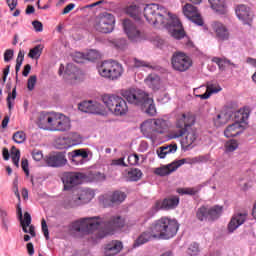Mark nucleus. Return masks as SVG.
<instances>
[{
  "instance_id": "obj_1",
  "label": "nucleus",
  "mask_w": 256,
  "mask_h": 256,
  "mask_svg": "<svg viewBox=\"0 0 256 256\" xmlns=\"http://www.w3.org/2000/svg\"><path fill=\"white\" fill-rule=\"evenodd\" d=\"M125 227V218L121 216H112L105 222L99 216L85 217L71 223L70 231L81 233L82 235H92V243H99L107 235H113Z\"/></svg>"
},
{
  "instance_id": "obj_2",
  "label": "nucleus",
  "mask_w": 256,
  "mask_h": 256,
  "mask_svg": "<svg viewBox=\"0 0 256 256\" xmlns=\"http://www.w3.org/2000/svg\"><path fill=\"white\" fill-rule=\"evenodd\" d=\"M143 15L149 25H162L174 39H183L185 30L177 16L167 11L159 4H148L143 9Z\"/></svg>"
},
{
  "instance_id": "obj_3",
  "label": "nucleus",
  "mask_w": 256,
  "mask_h": 256,
  "mask_svg": "<svg viewBox=\"0 0 256 256\" xmlns=\"http://www.w3.org/2000/svg\"><path fill=\"white\" fill-rule=\"evenodd\" d=\"M196 121L197 118L191 112L183 113L176 121V128L178 130L173 133V138L179 139V137L186 135L181 140V147L184 151H191L196 145L195 143L199 137L197 129L194 128Z\"/></svg>"
},
{
  "instance_id": "obj_4",
  "label": "nucleus",
  "mask_w": 256,
  "mask_h": 256,
  "mask_svg": "<svg viewBox=\"0 0 256 256\" xmlns=\"http://www.w3.org/2000/svg\"><path fill=\"white\" fill-rule=\"evenodd\" d=\"M169 218L162 217L155 222L144 232H142L137 239L134 241L133 248L137 249V247H141L145 245V243H149V241H153L155 239L163 238L165 233V229L167 228V221Z\"/></svg>"
},
{
  "instance_id": "obj_5",
  "label": "nucleus",
  "mask_w": 256,
  "mask_h": 256,
  "mask_svg": "<svg viewBox=\"0 0 256 256\" xmlns=\"http://www.w3.org/2000/svg\"><path fill=\"white\" fill-rule=\"evenodd\" d=\"M102 102L116 117H123L129 112L127 101L118 95L104 94Z\"/></svg>"
},
{
  "instance_id": "obj_6",
  "label": "nucleus",
  "mask_w": 256,
  "mask_h": 256,
  "mask_svg": "<svg viewBox=\"0 0 256 256\" xmlns=\"http://www.w3.org/2000/svg\"><path fill=\"white\" fill-rule=\"evenodd\" d=\"M98 73L105 79L117 81L123 75V66L117 61L106 60L98 67Z\"/></svg>"
},
{
  "instance_id": "obj_7",
  "label": "nucleus",
  "mask_w": 256,
  "mask_h": 256,
  "mask_svg": "<svg viewBox=\"0 0 256 256\" xmlns=\"http://www.w3.org/2000/svg\"><path fill=\"white\" fill-rule=\"evenodd\" d=\"M116 19L113 14L109 12H102L94 19V30L98 33H113L115 31Z\"/></svg>"
},
{
  "instance_id": "obj_8",
  "label": "nucleus",
  "mask_w": 256,
  "mask_h": 256,
  "mask_svg": "<svg viewBox=\"0 0 256 256\" xmlns=\"http://www.w3.org/2000/svg\"><path fill=\"white\" fill-rule=\"evenodd\" d=\"M223 215V206H201L196 212L198 221H216Z\"/></svg>"
},
{
  "instance_id": "obj_9",
  "label": "nucleus",
  "mask_w": 256,
  "mask_h": 256,
  "mask_svg": "<svg viewBox=\"0 0 256 256\" xmlns=\"http://www.w3.org/2000/svg\"><path fill=\"white\" fill-rule=\"evenodd\" d=\"M171 64L174 71L185 73V71H189V69H191L193 60L183 52H175L171 58Z\"/></svg>"
},
{
  "instance_id": "obj_10",
  "label": "nucleus",
  "mask_w": 256,
  "mask_h": 256,
  "mask_svg": "<svg viewBox=\"0 0 256 256\" xmlns=\"http://www.w3.org/2000/svg\"><path fill=\"white\" fill-rule=\"evenodd\" d=\"M122 96L130 105H135L136 107H141L146 99L149 97V94L147 92L137 89V88H130L128 90H125L122 93Z\"/></svg>"
},
{
  "instance_id": "obj_11",
  "label": "nucleus",
  "mask_w": 256,
  "mask_h": 256,
  "mask_svg": "<svg viewBox=\"0 0 256 256\" xmlns=\"http://www.w3.org/2000/svg\"><path fill=\"white\" fill-rule=\"evenodd\" d=\"M95 198V192L91 189H84L79 195H73L65 200V207H79L85 203H90Z\"/></svg>"
},
{
  "instance_id": "obj_12",
  "label": "nucleus",
  "mask_w": 256,
  "mask_h": 256,
  "mask_svg": "<svg viewBox=\"0 0 256 256\" xmlns=\"http://www.w3.org/2000/svg\"><path fill=\"white\" fill-rule=\"evenodd\" d=\"M87 179V175L81 172H65L62 175V182L64 185V191H71L73 187L81 185Z\"/></svg>"
},
{
  "instance_id": "obj_13",
  "label": "nucleus",
  "mask_w": 256,
  "mask_h": 256,
  "mask_svg": "<svg viewBox=\"0 0 256 256\" xmlns=\"http://www.w3.org/2000/svg\"><path fill=\"white\" fill-rule=\"evenodd\" d=\"M127 199V194L123 191L116 190L114 192H108L99 196V202L103 207H113L115 205H121L123 201Z\"/></svg>"
},
{
  "instance_id": "obj_14",
  "label": "nucleus",
  "mask_w": 256,
  "mask_h": 256,
  "mask_svg": "<svg viewBox=\"0 0 256 256\" xmlns=\"http://www.w3.org/2000/svg\"><path fill=\"white\" fill-rule=\"evenodd\" d=\"M179 201L181 199L177 195H171L163 200H157L152 207L153 213H157L158 211H173V209H177L179 207Z\"/></svg>"
},
{
  "instance_id": "obj_15",
  "label": "nucleus",
  "mask_w": 256,
  "mask_h": 256,
  "mask_svg": "<svg viewBox=\"0 0 256 256\" xmlns=\"http://www.w3.org/2000/svg\"><path fill=\"white\" fill-rule=\"evenodd\" d=\"M122 25L123 30L130 41L133 43H139V41H143V33L141 30H139V28H137V25H135L133 21L125 19Z\"/></svg>"
},
{
  "instance_id": "obj_16",
  "label": "nucleus",
  "mask_w": 256,
  "mask_h": 256,
  "mask_svg": "<svg viewBox=\"0 0 256 256\" xmlns=\"http://www.w3.org/2000/svg\"><path fill=\"white\" fill-rule=\"evenodd\" d=\"M47 167H52L53 169H59L67 165V157L64 152H54L47 155L44 158Z\"/></svg>"
},
{
  "instance_id": "obj_17",
  "label": "nucleus",
  "mask_w": 256,
  "mask_h": 256,
  "mask_svg": "<svg viewBox=\"0 0 256 256\" xmlns=\"http://www.w3.org/2000/svg\"><path fill=\"white\" fill-rule=\"evenodd\" d=\"M212 31L215 33V38L220 43L223 41H229L231 39V32H229V28L227 25L223 24L222 22L215 21L211 25Z\"/></svg>"
},
{
  "instance_id": "obj_18",
  "label": "nucleus",
  "mask_w": 256,
  "mask_h": 256,
  "mask_svg": "<svg viewBox=\"0 0 256 256\" xmlns=\"http://www.w3.org/2000/svg\"><path fill=\"white\" fill-rule=\"evenodd\" d=\"M57 112H41L38 116L37 125L44 131H51Z\"/></svg>"
},
{
  "instance_id": "obj_19",
  "label": "nucleus",
  "mask_w": 256,
  "mask_h": 256,
  "mask_svg": "<svg viewBox=\"0 0 256 256\" xmlns=\"http://www.w3.org/2000/svg\"><path fill=\"white\" fill-rule=\"evenodd\" d=\"M183 14L185 15V17H187V19H189V21L195 23V25L203 27V18H201L199 10L193 4H186L183 7Z\"/></svg>"
},
{
  "instance_id": "obj_20",
  "label": "nucleus",
  "mask_w": 256,
  "mask_h": 256,
  "mask_svg": "<svg viewBox=\"0 0 256 256\" xmlns=\"http://www.w3.org/2000/svg\"><path fill=\"white\" fill-rule=\"evenodd\" d=\"M79 111L82 113H89L91 115H101L103 113V105L97 101H84L78 106Z\"/></svg>"
},
{
  "instance_id": "obj_21",
  "label": "nucleus",
  "mask_w": 256,
  "mask_h": 256,
  "mask_svg": "<svg viewBox=\"0 0 256 256\" xmlns=\"http://www.w3.org/2000/svg\"><path fill=\"white\" fill-rule=\"evenodd\" d=\"M70 129H71V120H69V117L61 113H56L51 131L65 132V131H69Z\"/></svg>"
},
{
  "instance_id": "obj_22",
  "label": "nucleus",
  "mask_w": 256,
  "mask_h": 256,
  "mask_svg": "<svg viewBox=\"0 0 256 256\" xmlns=\"http://www.w3.org/2000/svg\"><path fill=\"white\" fill-rule=\"evenodd\" d=\"M68 157L74 165H85L89 161V152L86 149H77L69 152Z\"/></svg>"
},
{
  "instance_id": "obj_23",
  "label": "nucleus",
  "mask_w": 256,
  "mask_h": 256,
  "mask_svg": "<svg viewBox=\"0 0 256 256\" xmlns=\"http://www.w3.org/2000/svg\"><path fill=\"white\" fill-rule=\"evenodd\" d=\"M101 57V54L97 50H89L86 54L81 52H76L73 57L75 63H85L86 61H97Z\"/></svg>"
},
{
  "instance_id": "obj_24",
  "label": "nucleus",
  "mask_w": 256,
  "mask_h": 256,
  "mask_svg": "<svg viewBox=\"0 0 256 256\" xmlns=\"http://www.w3.org/2000/svg\"><path fill=\"white\" fill-rule=\"evenodd\" d=\"M16 213H17V217L20 221L22 231L24 233H29V229H27V227H29V225H31V214H29V212H25L24 219H23V208H21V203L17 204Z\"/></svg>"
},
{
  "instance_id": "obj_25",
  "label": "nucleus",
  "mask_w": 256,
  "mask_h": 256,
  "mask_svg": "<svg viewBox=\"0 0 256 256\" xmlns=\"http://www.w3.org/2000/svg\"><path fill=\"white\" fill-rule=\"evenodd\" d=\"M177 231H179V222L175 219L168 218L162 239H172V237L177 235Z\"/></svg>"
},
{
  "instance_id": "obj_26",
  "label": "nucleus",
  "mask_w": 256,
  "mask_h": 256,
  "mask_svg": "<svg viewBox=\"0 0 256 256\" xmlns=\"http://www.w3.org/2000/svg\"><path fill=\"white\" fill-rule=\"evenodd\" d=\"M236 15L238 19L244 23V25H251L253 19L251 18V11L246 5H238L236 7Z\"/></svg>"
},
{
  "instance_id": "obj_27",
  "label": "nucleus",
  "mask_w": 256,
  "mask_h": 256,
  "mask_svg": "<svg viewBox=\"0 0 256 256\" xmlns=\"http://www.w3.org/2000/svg\"><path fill=\"white\" fill-rule=\"evenodd\" d=\"M247 221V213H236L231 218L229 224H228V231L230 233H233L236 229H239L243 223Z\"/></svg>"
},
{
  "instance_id": "obj_28",
  "label": "nucleus",
  "mask_w": 256,
  "mask_h": 256,
  "mask_svg": "<svg viewBox=\"0 0 256 256\" xmlns=\"http://www.w3.org/2000/svg\"><path fill=\"white\" fill-rule=\"evenodd\" d=\"M211 9L215 11L218 15H226L227 13V3L225 0H208Z\"/></svg>"
},
{
  "instance_id": "obj_29",
  "label": "nucleus",
  "mask_w": 256,
  "mask_h": 256,
  "mask_svg": "<svg viewBox=\"0 0 256 256\" xmlns=\"http://www.w3.org/2000/svg\"><path fill=\"white\" fill-rule=\"evenodd\" d=\"M0 223L2 231L8 233L9 227H11V217L9 216V211L3 207H0Z\"/></svg>"
},
{
  "instance_id": "obj_30",
  "label": "nucleus",
  "mask_w": 256,
  "mask_h": 256,
  "mask_svg": "<svg viewBox=\"0 0 256 256\" xmlns=\"http://www.w3.org/2000/svg\"><path fill=\"white\" fill-rule=\"evenodd\" d=\"M140 109L142 111H145L147 115L150 117H155L157 115V108L155 107V102L153 101V98L147 97L146 101L140 106Z\"/></svg>"
},
{
  "instance_id": "obj_31",
  "label": "nucleus",
  "mask_w": 256,
  "mask_h": 256,
  "mask_svg": "<svg viewBox=\"0 0 256 256\" xmlns=\"http://www.w3.org/2000/svg\"><path fill=\"white\" fill-rule=\"evenodd\" d=\"M241 133H243L241 125L238 122H234L224 130V137L229 139L231 137H237L238 135H241Z\"/></svg>"
},
{
  "instance_id": "obj_32",
  "label": "nucleus",
  "mask_w": 256,
  "mask_h": 256,
  "mask_svg": "<svg viewBox=\"0 0 256 256\" xmlns=\"http://www.w3.org/2000/svg\"><path fill=\"white\" fill-rule=\"evenodd\" d=\"M249 108L244 107V108H240L238 111L233 112V117H234V121L235 123H239L241 125V123H247V120L249 119Z\"/></svg>"
},
{
  "instance_id": "obj_33",
  "label": "nucleus",
  "mask_w": 256,
  "mask_h": 256,
  "mask_svg": "<svg viewBox=\"0 0 256 256\" xmlns=\"http://www.w3.org/2000/svg\"><path fill=\"white\" fill-rule=\"evenodd\" d=\"M140 129L145 137H151L153 133H156L154 119H149L143 122Z\"/></svg>"
},
{
  "instance_id": "obj_34",
  "label": "nucleus",
  "mask_w": 256,
  "mask_h": 256,
  "mask_svg": "<svg viewBox=\"0 0 256 256\" xmlns=\"http://www.w3.org/2000/svg\"><path fill=\"white\" fill-rule=\"evenodd\" d=\"M176 169L177 166L175 165V162H172L170 164L156 168L155 174L159 175L160 177H167V175H171V173H174Z\"/></svg>"
},
{
  "instance_id": "obj_35",
  "label": "nucleus",
  "mask_w": 256,
  "mask_h": 256,
  "mask_svg": "<svg viewBox=\"0 0 256 256\" xmlns=\"http://www.w3.org/2000/svg\"><path fill=\"white\" fill-rule=\"evenodd\" d=\"M171 153H177V144L161 146L157 150V155L159 159H165V157H167V155H171Z\"/></svg>"
},
{
  "instance_id": "obj_36",
  "label": "nucleus",
  "mask_w": 256,
  "mask_h": 256,
  "mask_svg": "<svg viewBox=\"0 0 256 256\" xmlns=\"http://www.w3.org/2000/svg\"><path fill=\"white\" fill-rule=\"evenodd\" d=\"M212 62L216 63V65H218L220 71H225V69H227V66L231 65L233 67V69H237V64L231 62V60L223 57H214L212 58Z\"/></svg>"
},
{
  "instance_id": "obj_37",
  "label": "nucleus",
  "mask_w": 256,
  "mask_h": 256,
  "mask_svg": "<svg viewBox=\"0 0 256 256\" xmlns=\"http://www.w3.org/2000/svg\"><path fill=\"white\" fill-rule=\"evenodd\" d=\"M144 83H146L150 89H159L161 85V78L157 74H150L145 78Z\"/></svg>"
},
{
  "instance_id": "obj_38",
  "label": "nucleus",
  "mask_w": 256,
  "mask_h": 256,
  "mask_svg": "<svg viewBox=\"0 0 256 256\" xmlns=\"http://www.w3.org/2000/svg\"><path fill=\"white\" fill-rule=\"evenodd\" d=\"M204 157L201 156L199 158L194 157V158H183L180 160H175V166L177 167H181L182 165H195V163H199V161H203Z\"/></svg>"
},
{
  "instance_id": "obj_39",
  "label": "nucleus",
  "mask_w": 256,
  "mask_h": 256,
  "mask_svg": "<svg viewBox=\"0 0 256 256\" xmlns=\"http://www.w3.org/2000/svg\"><path fill=\"white\" fill-rule=\"evenodd\" d=\"M127 15L132 17V19H135V21H140L141 20V8L137 5H130L126 9Z\"/></svg>"
},
{
  "instance_id": "obj_40",
  "label": "nucleus",
  "mask_w": 256,
  "mask_h": 256,
  "mask_svg": "<svg viewBox=\"0 0 256 256\" xmlns=\"http://www.w3.org/2000/svg\"><path fill=\"white\" fill-rule=\"evenodd\" d=\"M199 191H201V186H196V187H192V188H178L177 189V193L179 195H197V193H199Z\"/></svg>"
},
{
  "instance_id": "obj_41",
  "label": "nucleus",
  "mask_w": 256,
  "mask_h": 256,
  "mask_svg": "<svg viewBox=\"0 0 256 256\" xmlns=\"http://www.w3.org/2000/svg\"><path fill=\"white\" fill-rule=\"evenodd\" d=\"M44 46L42 44L36 45L34 48L30 49L28 57L30 59H39L43 53Z\"/></svg>"
},
{
  "instance_id": "obj_42",
  "label": "nucleus",
  "mask_w": 256,
  "mask_h": 256,
  "mask_svg": "<svg viewBox=\"0 0 256 256\" xmlns=\"http://www.w3.org/2000/svg\"><path fill=\"white\" fill-rule=\"evenodd\" d=\"M154 128L156 133H165L167 122L163 118L154 119Z\"/></svg>"
},
{
  "instance_id": "obj_43",
  "label": "nucleus",
  "mask_w": 256,
  "mask_h": 256,
  "mask_svg": "<svg viewBox=\"0 0 256 256\" xmlns=\"http://www.w3.org/2000/svg\"><path fill=\"white\" fill-rule=\"evenodd\" d=\"M23 61H25V54L23 53V51L20 50L16 59V66H15L16 81L19 80V71H21V65H23Z\"/></svg>"
},
{
  "instance_id": "obj_44",
  "label": "nucleus",
  "mask_w": 256,
  "mask_h": 256,
  "mask_svg": "<svg viewBox=\"0 0 256 256\" xmlns=\"http://www.w3.org/2000/svg\"><path fill=\"white\" fill-rule=\"evenodd\" d=\"M65 74L69 76L73 75L71 78L77 79V75H79V68H77V66H75L73 63H68L66 66Z\"/></svg>"
},
{
  "instance_id": "obj_45",
  "label": "nucleus",
  "mask_w": 256,
  "mask_h": 256,
  "mask_svg": "<svg viewBox=\"0 0 256 256\" xmlns=\"http://www.w3.org/2000/svg\"><path fill=\"white\" fill-rule=\"evenodd\" d=\"M224 147L226 153H233V151H237V149L239 148V143L237 142V140L232 139L227 141Z\"/></svg>"
},
{
  "instance_id": "obj_46",
  "label": "nucleus",
  "mask_w": 256,
  "mask_h": 256,
  "mask_svg": "<svg viewBox=\"0 0 256 256\" xmlns=\"http://www.w3.org/2000/svg\"><path fill=\"white\" fill-rule=\"evenodd\" d=\"M11 159L15 167H19V161L21 159V151H19V149H17L15 146H12Z\"/></svg>"
},
{
  "instance_id": "obj_47",
  "label": "nucleus",
  "mask_w": 256,
  "mask_h": 256,
  "mask_svg": "<svg viewBox=\"0 0 256 256\" xmlns=\"http://www.w3.org/2000/svg\"><path fill=\"white\" fill-rule=\"evenodd\" d=\"M143 176V172L138 168H134L128 172V179L129 181H139Z\"/></svg>"
},
{
  "instance_id": "obj_48",
  "label": "nucleus",
  "mask_w": 256,
  "mask_h": 256,
  "mask_svg": "<svg viewBox=\"0 0 256 256\" xmlns=\"http://www.w3.org/2000/svg\"><path fill=\"white\" fill-rule=\"evenodd\" d=\"M229 117H231V115H227V114H218L216 116V118H214V125L216 127H221V125H225V123H227V121L229 120Z\"/></svg>"
},
{
  "instance_id": "obj_49",
  "label": "nucleus",
  "mask_w": 256,
  "mask_h": 256,
  "mask_svg": "<svg viewBox=\"0 0 256 256\" xmlns=\"http://www.w3.org/2000/svg\"><path fill=\"white\" fill-rule=\"evenodd\" d=\"M12 139L18 145H21V143H25V141H27V136L25 135V132L17 131L16 133L13 134Z\"/></svg>"
},
{
  "instance_id": "obj_50",
  "label": "nucleus",
  "mask_w": 256,
  "mask_h": 256,
  "mask_svg": "<svg viewBox=\"0 0 256 256\" xmlns=\"http://www.w3.org/2000/svg\"><path fill=\"white\" fill-rule=\"evenodd\" d=\"M134 66L139 69L141 67H146V69H156L155 66L151 65V63H148L143 60H139L137 58L134 59Z\"/></svg>"
},
{
  "instance_id": "obj_51",
  "label": "nucleus",
  "mask_w": 256,
  "mask_h": 256,
  "mask_svg": "<svg viewBox=\"0 0 256 256\" xmlns=\"http://www.w3.org/2000/svg\"><path fill=\"white\" fill-rule=\"evenodd\" d=\"M13 193L18 199V203L21 204V194H19V177L16 176L13 180V187H12Z\"/></svg>"
},
{
  "instance_id": "obj_52",
  "label": "nucleus",
  "mask_w": 256,
  "mask_h": 256,
  "mask_svg": "<svg viewBox=\"0 0 256 256\" xmlns=\"http://www.w3.org/2000/svg\"><path fill=\"white\" fill-rule=\"evenodd\" d=\"M199 245L197 243H192L190 244V246L188 247L187 253L190 256H197L199 255Z\"/></svg>"
},
{
  "instance_id": "obj_53",
  "label": "nucleus",
  "mask_w": 256,
  "mask_h": 256,
  "mask_svg": "<svg viewBox=\"0 0 256 256\" xmlns=\"http://www.w3.org/2000/svg\"><path fill=\"white\" fill-rule=\"evenodd\" d=\"M13 57H15V51L13 49H7L4 52V63H9L13 61Z\"/></svg>"
},
{
  "instance_id": "obj_54",
  "label": "nucleus",
  "mask_w": 256,
  "mask_h": 256,
  "mask_svg": "<svg viewBox=\"0 0 256 256\" xmlns=\"http://www.w3.org/2000/svg\"><path fill=\"white\" fill-rule=\"evenodd\" d=\"M17 98V87H14L12 90V94L9 93L8 97H7V104H8V108L12 109L13 108V104L11 103V99L15 100Z\"/></svg>"
},
{
  "instance_id": "obj_55",
  "label": "nucleus",
  "mask_w": 256,
  "mask_h": 256,
  "mask_svg": "<svg viewBox=\"0 0 256 256\" xmlns=\"http://www.w3.org/2000/svg\"><path fill=\"white\" fill-rule=\"evenodd\" d=\"M35 85H37V76L32 75L29 77L27 82L28 91H33V89H35Z\"/></svg>"
},
{
  "instance_id": "obj_56",
  "label": "nucleus",
  "mask_w": 256,
  "mask_h": 256,
  "mask_svg": "<svg viewBox=\"0 0 256 256\" xmlns=\"http://www.w3.org/2000/svg\"><path fill=\"white\" fill-rule=\"evenodd\" d=\"M41 227L46 241H49V226H47V221H45V218L41 220Z\"/></svg>"
},
{
  "instance_id": "obj_57",
  "label": "nucleus",
  "mask_w": 256,
  "mask_h": 256,
  "mask_svg": "<svg viewBox=\"0 0 256 256\" xmlns=\"http://www.w3.org/2000/svg\"><path fill=\"white\" fill-rule=\"evenodd\" d=\"M111 165L113 167H127V164H125V157L112 160Z\"/></svg>"
},
{
  "instance_id": "obj_58",
  "label": "nucleus",
  "mask_w": 256,
  "mask_h": 256,
  "mask_svg": "<svg viewBox=\"0 0 256 256\" xmlns=\"http://www.w3.org/2000/svg\"><path fill=\"white\" fill-rule=\"evenodd\" d=\"M128 163H129V165H132V166L139 165V155L130 154L128 156Z\"/></svg>"
},
{
  "instance_id": "obj_59",
  "label": "nucleus",
  "mask_w": 256,
  "mask_h": 256,
  "mask_svg": "<svg viewBox=\"0 0 256 256\" xmlns=\"http://www.w3.org/2000/svg\"><path fill=\"white\" fill-rule=\"evenodd\" d=\"M92 179L96 183H100L101 181H105V174H103L101 172H94L92 174Z\"/></svg>"
},
{
  "instance_id": "obj_60",
  "label": "nucleus",
  "mask_w": 256,
  "mask_h": 256,
  "mask_svg": "<svg viewBox=\"0 0 256 256\" xmlns=\"http://www.w3.org/2000/svg\"><path fill=\"white\" fill-rule=\"evenodd\" d=\"M32 158L34 159V161H41V159H43V151L37 149L33 150Z\"/></svg>"
},
{
  "instance_id": "obj_61",
  "label": "nucleus",
  "mask_w": 256,
  "mask_h": 256,
  "mask_svg": "<svg viewBox=\"0 0 256 256\" xmlns=\"http://www.w3.org/2000/svg\"><path fill=\"white\" fill-rule=\"evenodd\" d=\"M207 89H208L210 95H213L215 93H219V91H221L222 88L219 85L210 84V85H208Z\"/></svg>"
},
{
  "instance_id": "obj_62",
  "label": "nucleus",
  "mask_w": 256,
  "mask_h": 256,
  "mask_svg": "<svg viewBox=\"0 0 256 256\" xmlns=\"http://www.w3.org/2000/svg\"><path fill=\"white\" fill-rule=\"evenodd\" d=\"M21 167L27 177H29V160L23 158L21 162Z\"/></svg>"
},
{
  "instance_id": "obj_63",
  "label": "nucleus",
  "mask_w": 256,
  "mask_h": 256,
  "mask_svg": "<svg viewBox=\"0 0 256 256\" xmlns=\"http://www.w3.org/2000/svg\"><path fill=\"white\" fill-rule=\"evenodd\" d=\"M32 26L34 27L36 33H41L43 31V23H41L39 20L33 21Z\"/></svg>"
},
{
  "instance_id": "obj_64",
  "label": "nucleus",
  "mask_w": 256,
  "mask_h": 256,
  "mask_svg": "<svg viewBox=\"0 0 256 256\" xmlns=\"http://www.w3.org/2000/svg\"><path fill=\"white\" fill-rule=\"evenodd\" d=\"M65 142V139L63 140H58L57 142V149H70L71 144L63 143Z\"/></svg>"
}]
</instances>
